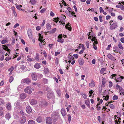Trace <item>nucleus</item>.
<instances>
[{
  "mask_svg": "<svg viewBox=\"0 0 124 124\" xmlns=\"http://www.w3.org/2000/svg\"><path fill=\"white\" fill-rule=\"evenodd\" d=\"M22 81L25 83L29 84L31 82V80L30 79L27 78L22 80Z\"/></svg>",
  "mask_w": 124,
  "mask_h": 124,
  "instance_id": "obj_2",
  "label": "nucleus"
},
{
  "mask_svg": "<svg viewBox=\"0 0 124 124\" xmlns=\"http://www.w3.org/2000/svg\"><path fill=\"white\" fill-rule=\"evenodd\" d=\"M67 9L70 12H71L72 11V10L70 7L67 8Z\"/></svg>",
  "mask_w": 124,
  "mask_h": 124,
  "instance_id": "obj_64",
  "label": "nucleus"
},
{
  "mask_svg": "<svg viewBox=\"0 0 124 124\" xmlns=\"http://www.w3.org/2000/svg\"><path fill=\"white\" fill-rule=\"evenodd\" d=\"M34 67L36 69H39L40 67V64L39 63H36L34 65Z\"/></svg>",
  "mask_w": 124,
  "mask_h": 124,
  "instance_id": "obj_20",
  "label": "nucleus"
},
{
  "mask_svg": "<svg viewBox=\"0 0 124 124\" xmlns=\"http://www.w3.org/2000/svg\"><path fill=\"white\" fill-rule=\"evenodd\" d=\"M22 7V5H16V7L17 8V9L19 10H20Z\"/></svg>",
  "mask_w": 124,
  "mask_h": 124,
  "instance_id": "obj_26",
  "label": "nucleus"
},
{
  "mask_svg": "<svg viewBox=\"0 0 124 124\" xmlns=\"http://www.w3.org/2000/svg\"><path fill=\"white\" fill-rule=\"evenodd\" d=\"M36 56L35 58V59L36 60L38 61L39 59V54L38 53H36Z\"/></svg>",
  "mask_w": 124,
  "mask_h": 124,
  "instance_id": "obj_38",
  "label": "nucleus"
},
{
  "mask_svg": "<svg viewBox=\"0 0 124 124\" xmlns=\"http://www.w3.org/2000/svg\"><path fill=\"white\" fill-rule=\"evenodd\" d=\"M4 103V101L1 99L0 98V105L3 104Z\"/></svg>",
  "mask_w": 124,
  "mask_h": 124,
  "instance_id": "obj_55",
  "label": "nucleus"
},
{
  "mask_svg": "<svg viewBox=\"0 0 124 124\" xmlns=\"http://www.w3.org/2000/svg\"><path fill=\"white\" fill-rule=\"evenodd\" d=\"M85 45L86 46H87V48H89V42L88 41H87L86 42Z\"/></svg>",
  "mask_w": 124,
  "mask_h": 124,
  "instance_id": "obj_48",
  "label": "nucleus"
},
{
  "mask_svg": "<svg viewBox=\"0 0 124 124\" xmlns=\"http://www.w3.org/2000/svg\"><path fill=\"white\" fill-rule=\"evenodd\" d=\"M69 23H68L66 24L65 25L66 28L68 29V30L71 31V28L70 27L68 26H70L71 25Z\"/></svg>",
  "mask_w": 124,
  "mask_h": 124,
  "instance_id": "obj_17",
  "label": "nucleus"
},
{
  "mask_svg": "<svg viewBox=\"0 0 124 124\" xmlns=\"http://www.w3.org/2000/svg\"><path fill=\"white\" fill-rule=\"evenodd\" d=\"M83 97L85 99H86L87 98L86 95L85 94H83L82 95Z\"/></svg>",
  "mask_w": 124,
  "mask_h": 124,
  "instance_id": "obj_60",
  "label": "nucleus"
},
{
  "mask_svg": "<svg viewBox=\"0 0 124 124\" xmlns=\"http://www.w3.org/2000/svg\"><path fill=\"white\" fill-rule=\"evenodd\" d=\"M19 24L18 23H16L15 24L14 26V28H16L17 27L19 26Z\"/></svg>",
  "mask_w": 124,
  "mask_h": 124,
  "instance_id": "obj_59",
  "label": "nucleus"
},
{
  "mask_svg": "<svg viewBox=\"0 0 124 124\" xmlns=\"http://www.w3.org/2000/svg\"><path fill=\"white\" fill-rule=\"evenodd\" d=\"M60 21H59V22L60 23H62L63 22H64L65 21V20L64 19V18L63 17H62V18L61 19H60Z\"/></svg>",
  "mask_w": 124,
  "mask_h": 124,
  "instance_id": "obj_35",
  "label": "nucleus"
},
{
  "mask_svg": "<svg viewBox=\"0 0 124 124\" xmlns=\"http://www.w3.org/2000/svg\"><path fill=\"white\" fill-rule=\"evenodd\" d=\"M26 97V94L25 93H22L21 94L20 98L22 99H24Z\"/></svg>",
  "mask_w": 124,
  "mask_h": 124,
  "instance_id": "obj_23",
  "label": "nucleus"
},
{
  "mask_svg": "<svg viewBox=\"0 0 124 124\" xmlns=\"http://www.w3.org/2000/svg\"><path fill=\"white\" fill-rule=\"evenodd\" d=\"M109 98V96L108 95H106L105 98L104 99V100H105L106 101H107L108 99Z\"/></svg>",
  "mask_w": 124,
  "mask_h": 124,
  "instance_id": "obj_62",
  "label": "nucleus"
},
{
  "mask_svg": "<svg viewBox=\"0 0 124 124\" xmlns=\"http://www.w3.org/2000/svg\"><path fill=\"white\" fill-rule=\"evenodd\" d=\"M114 52L116 53H119L121 54L120 52H119L120 49L117 46H115V47L114 48Z\"/></svg>",
  "mask_w": 124,
  "mask_h": 124,
  "instance_id": "obj_14",
  "label": "nucleus"
},
{
  "mask_svg": "<svg viewBox=\"0 0 124 124\" xmlns=\"http://www.w3.org/2000/svg\"><path fill=\"white\" fill-rule=\"evenodd\" d=\"M30 2L33 5L35 4L36 2V1L35 0H31L30 1Z\"/></svg>",
  "mask_w": 124,
  "mask_h": 124,
  "instance_id": "obj_32",
  "label": "nucleus"
},
{
  "mask_svg": "<svg viewBox=\"0 0 124 124\" xmlns=\"http://www.w3.org/2000/svg\"><path fill=\"white\" fill-rule=\"evenodd\" d=\"M68 60L69 59V60L68 61V62L70 63L71 62V60H73V59H74V58L72 56L70 55V56L68 57Z\"/></svg>",
  "mask_w": 124,
  "mask_h": 124,
  "instance_id": "obj_22",
  "label": "nucleus"
},
{
  "mask_svg": "<svg viewBox=\"0 0 124 124\" xmlns=\"http://www.w3.org/2000/svg\"><path fill=\"white\" fill-rule=\"evenodd\" d=\"M113 76L112 78H113L114 77H115V80L116 82H120L121 81L122 79L124 78V77L122 76H121L120 75H117L116 74H114L112 75Z\"/></svg>",
  "mask_w": 124,
  "mask_h": 124,
  "instance_id": "obj_1",
  "label": "nucleus"
},
{
  "mask_svg": "<svg viewBox=\"0 0 124 124\" xmlns=\"http://www.w3.org/2000/svg\"><path fill=\"white\" fill-rule=\"evenodd\" d=\"M110 108L112 109H114L115 108V106L112 104L109 105Z\"/></svg>",
  "mask_w": 124,
  "mask_h": 124,
  "instance_id": "obj_46",
  "label": "nucleus"
},
{
  "mask_svg": "<svg viewBox=\"0 0 124 124\" xmlns=\"http://www.w3.org/2000/svg\"><path fill=\"white\" fill-rule=\"evenodd\" d=\"M39 40H41V39H43V36H42L41 34L39 33Z\"/></svg>",
  "mask_w": 124,
  "mask_h": 124,
  "instance_id": "obj_44",
  "label": "nucleus"
},
{
  "mask_svg": "<svg viewBox=\"0 0 124 124\" xmlns=\"http://www.w3.org/2000/svg\"><path fill=\"white\" fill-rule=\"evenodd\" d=\"M46 10V9L45 8H43L40 10V12L41 13H43Z\"/></svg>",
  "mask_w": 124,
  "mask_h": 124,
  "instance_id": "obj_56",
  "label": "nucleus"
},
{
  "mask_svg": "<svg viewBox=\"0 0 124 124\" xmlns=\"http://www.w3.org/2000/svg\"><path fill=\"white\" fill-rule=\"evenodd\" d=\"M30 102L31 105H33L36 104L37 103V101L35 100L32 99L30 101Z\"/></svg>",
  "mask_w": 124,
  "mask_h": 124,
  "instance_id": "obj_15",
  "label": "nucleus"
},
{
  "mask_svg": "<svg viewBox=\"0 0 124 124\" xmlns=\"http://www.w3.org/2000/svg\"><path fill=\"white\" fill-rule=\"evenodd\" d=\"M56 30V29L55 28H54L53 29L51 30L49 32L48 31V33H54Z\"/></svg>",
  "mask_w": 124,
  "mask_h": 124,
  "instance_id": "obj_27",
  "label": "nucleus"
},
{
  "mask_svg": "<svg viewBox=\"0 0 124 124\" xmlns=\"http://www.w3.org/2000/svg\"><path fill=\"white\" fill-rule=\"evenodd\" d=\"M61 112L62 116H64L66 115V112L65 110L63 108H62L61 110Z\"/></svg>",
  "mask_w": 124,
  "mask_h": 124,
  "instance_id": "obj_19",
  "label": "nucleus"
},
{
  "mask_svg": "<svg viewBox=\"0 0 124 124\" xmlns=\"http://www.w3.org/2000/svg\"><path fill=\"white\" fill-rule=\"evenodd\" d=\"M118 99V96L116 95H115L114 96H113V100H117Z\"/></svg>",
  "mask_w": 124,
  "mask_h": 124,
  "instance_id": "obj_45",
  "label": "nucleus"
},
{
  "mask_svg": "<svg viewBox=\"0 0 124 124\" xmlns=\"http://www.w3.org/2000/svg\"><path fill=\"white\" fill-rule=\"evenodd\" d=\"M32 78L33 80L36 81L37 80V76L36 73H34L31 75Z\"/></svg>",
  "mask_w": 124,
  "mask_h": 124,
  "instance_id": "obj_7",
  "label": "nucleus"
},
{
  "mask_svg": "<svg viewBox=\"0 0 124 124\" xmlns=\"http://www.w3.org/2000/svg\"><path fill=\"white\" fill-rule=\"evenodd\" d=\"M91 82L89 84V85L90 87L92 88L95 86V83L94 81L92 80L91 81Z\"/></svg>",
  "mask_w": 124,
  "mask_h": 124,
  "instance_id": "obj_18",
  "label": "nucleus"
},
{
  "mask_svg": "<svg viewBox=\"0 0 124 124\" xmlns=\"http://www.w3.org/2000/svg\"><path fill=\"white\" fill-rule=\"evenodd\" d=\"M56 92L58 94L59 96H60L61 94V92L60 91V90L58 89L56 90Z\"/></svg>",
  "mask_w": 124,
  "mask_h": 124,
  "instance_id": "obj_39",
  "label": "nucleus"
},
{
  "mask_svg": "<svg viewBox=\"0 0 124 124\" xmlns=\"http://www.w3.org/2000/svg\"><path fill=\"white\" fill-rule=\"evenodd\" d=\"M49 70L47 68H45L44 69V73L45 74H47L49 72Z\"/></svg>",
  "mask_w": 124,
  "mask_h": 124,
  "instance_id": "obj_31",
  "label": "nucleus"
},
{
  "mask_svg": "<svg viewBox=\"0 0 124 124\" xmlns=\"http://www.w3.org/2000/svg\"><path fill=\"white\" fill-rule=\"evenodd\" d=\"M106 70V69L105 68H102L100 71L101 73L102 74H103L104 73V71H105Z\"/></svg>",
  "mask_w": 124,
  "mask_h": 124,
  "instance_id": "obj_29",
  "label": "nucleus"
},
{
  "mask_svg": "<svg viewBox=\"0 0 124 124\" xmlns=\"http://www.w3.org/2000/svg\"><path fill=\"white\" fill-rule=\"evenodd\" d=\"M14 69V67L13 66H12L8 70L9 71H10V74L12 72L13 70Z\"/></svg>",
  "mask_w": 124,
  "mask_h": 124,
  "instance_id": "obj_42",
  "label": "nucleus"
},
{
  "mask_svg": "<svg viewBox=\"0 0 124 124\" xmlns=\"http://www.w3.org/2000/svg\"><path fill=\"white\" fill-rule=\"evenodd\" d=\"M44 40L45 39H44L43 40L42 39L39 40V41H40V43L39 44V45L41 48L42 47L43 45H44L45 44L46 42L44 41Z\"/></svg>",
  "mask_w": 124,
  "mask_h": 124,
  "instance_id": "obj_11",
  "label": "nucleus"
},
{
  "mask_svg": "<svg viewBox=\"0 0 124 124\" xmlns=\"http://www.w3.org/2000/svg\"><path fill=\"white\" fill-rule=\"evenodd\" d=\"M26 119L25 116H23L21 117L20 119V122L21 124H23L26 121Z\"/></svg>",
  "mask_w": 124,
  "mask_h": 124,
  "instance_id": "obj_3",
  "label": "nucleus"
},
{
  "mask_svg": "<svg viewBox=\"0 0 124 124\" xmlns=\"http://www.w3.org/2000/svg\"><path fill=\"white\" fill-rule=\"evenodd\" d=\"M24 92L27 93H30L31 92V90L30 88L29 87H27L24 89Z\"/></svg>",
  "mask_w": 124,
  "mask_h": 124,
  "instance_id": "obj_12",
  "label": "nucleus"
},
{
  "mask_svg": "<svg viewBox=\"0 0 124 124\" xmlns=\"http://www.w3.org/2000/svg\"><path fill=\"white\" fill-rule=\"evenodd\" d=\"M100 13L102 12L103 13L104 11L103 9L101 7L100 8Z\"/></svg>",
  "mask_w": 124,
  "mask_h": 124,
  "instance_id": "obj_53",
  "label": "nucleus"
},
{
  "mask_svg": "<svg viewBox=\"0 0 124 124\" xmlns=\"http://www.w3.org/2000/svg\"><path fill=\"white\" fill-rule=\"evenodd\" d=\"M47 97L48 99L53 98L54 97V95L52 92L48 93H47Z\"/></svg>",
  "mask_w": 124,
  "mask_h": 124,
  "instance_id": "obj_5",
  "label": "nucleus"
},
{
  "mask_svg": "<svg viewBox=\"0 0 124 124\" xmlns=\"http://www.w3.org/2000/svg\"><path fill=\"white\" fill-rule=\"evenodd\" d=\"M121 87L119 85H118V84L116 85V89L117 90H118V89H119Z\"/></svg>",
  "mask_w": 124,
  "mask_h": 124,
  "instance_id": "obj_49",
  "label": "nucleus"
},
{
  "mask_svg": "<svg viewBox=\"0 0 124 124\" xmlns=\"http://www.w3.org/2000/svg\"><path fill=\"white\" fill-rule=\"evenodd\" d=\"M7 41L6 40H3L1 41V43L2 44H4L7 42Z\"/></svg>",
  "mask_w": 124,
  "mask_h": 124,
  "instance_id": "obj_57",
  "label": "nucleus"
},
{
  "mask_svg": "<svg viewBox=\"0 0 124 124\" xmlns=\"http://www.w3.org/2000/svg\"><path fill=\"white\" fill-rule=\"evenodd\" d=\"M11 59L10 57H7L5 59V60L7 61H8Z\"/></svg>",
  "mask_w": 124,
  "mask_h": 124,
  "instance_id": "obj_58",
  "label": "nucleus"
},
{
  "mask_svg": "<svg viewBox=\"0 0 124 124\" xmlns=\"http://www.w3.org/2000/svg\"><path fill=\"white\" fill-rule=\"evenodd\" d=\"M106 80L104 78H103L102 80V84L103 85L102 86L103 87H104V85L105 84Z\"/></svg>",
  "mask_w": 124,
  "mask_h": 124,
  "instance_id": "obj_34",
  "label": "nucleus"
},
{
  "mask_svg": "<svg viewBox=\"0 0 124 124\" xmlns=\"http://www.w3.org/2000/svg\"><path fill=\"white\" fill-rule=\"evenodd\" d=\"M57 41L58 42H60L61 43H62L64 41V40L61 39H58Z\"/></svg>",
  "mask_w": 124,
  "mask_h": 124,
  "instance_id": "obj_41",
  "label": "nucleus"
},
{
  "mask_svg": "<svg viewBox=\"0 0 124 124\" xmlns=\"http://www.w3.org/2000/svg\"><path fill=\"white\" fill-rule=\"evenodd\" d=\"M85 103L87 105V106L90 108V102L89 101V100H85Z\"/></svg>",
  "mask_w": 124,
  "mask_h": 124,
  "instance_id": "obj_24",
  "label": "nucleus"
},
{
  "mask_svg": "<svg viewBox=\"0 0 124 124\" xmlns=\"http://www.w3.org/2000/svg\"><path fill=\"white\" fill-rule=\"evenodd\" d=\"M20 68L21 69H22V70H24L26 68V67L25 66H24L23 65H22L21 66Z\"/></svg>",
  "mask_w": 124,
  "mask_h": 124,
  "instance_id": "obj_51",
  "label": "nucleus"
},
{
  "mask_svg": "<svg viewBox=\"0 0 124 124\" xmlns=\"http://www.w3.org/2000/svg\"><path fill=\"white\" fill-rule=\"evenodd\" d=\"M46 90L49 93L52 92L51 89L49 87H47L46 88Z\"/></svg>",
  "mask_w": 124,
  "mask_h": 124,
  "instance_id": "obj_43",
  "label": "nucleus"
},
{
  "mask_svg": "<svg viewBox=\"0 0 124 124\" xmlns=\"http://www.w3.org/2000/svg\"><path fill=\"white\" fill-rule=\"evenodd\" d=\"M3 47V49L4 50H7L9 52V51H10V50L8 49V47L6 46L5 47Z\"/></svg>",
  "mask_w": 124,
  "mask_h": 124,
  "instance_id": "obj_50",
  "label": "nucleus"
},
{
  "mask_svg": "<svg viewBox=\"0 0 124 124\" xmlns=\"http://www.w3.org/2000/svg\"><path fill=\"white\" fill-rule=\"evenodd\" d=\"M11 117V116L10 114L9 113H8L7 114L5 115V117L7 119L9 120V119Z\"/></svg>",
  "mask_w": 124,
  "mask_h": 124,
  "instance_id": "obj_21",
  "label": "nucleus"
},
{
  "mask_svg": "<svg viewBox=\"0 0 124 124\" xmlns=\"http://www.w3.org/2000/svg\"><path fill=\"white\" fill-rule=\"evenodd\" d=\"M117 23H114L112 24L110 26V29L112 30L115 29L117 27Z\"/></svg>",
  "mask_w": 124,
  "mask_h": 124,
  "instance_id": "obj_4",
  "label": "nucleus"
},
{
  "mask_svg": "<svg viewBox=\"0 0 124 124\" xmlns=\"http://www.w3.org/2000/svg\"><path fill=\"white\" fill-rule=\"evenodd\" d=\"M14 78L12 76H11L10 78L9 79V82L10 83H11L13 80Z\"/></svg>",
  "mask_w": 124,
  "mask_h": 124,
  "instance_id": "obj_47",
  "label": "nucleus"
},
{
  "mask_svg": "<svg viewBox=\"0 0 124 124\" xmlns=\"http://www.w3.org/2000/svg\"><path fill=\"white\" fill-rule=\"evenodd\" d=\"M6 107L7 109L9 110H10L11 109V105L9 103H8L6 105Z\"/></svg>",
  "mask_w": 124,
  "mask_h": 124,
  "instance_id": "obj_25",
  "label": "nucleus"
},
{
  "mask_svg": "<svg viewBox=\"0 0 124 124\" xmlns=\"http://www.w3.org/2000/svg\"><path fill=\"white\" fill-rule=\"evenodd\" d=\"M119 92L120 93L121 95V93H123V92H124V90L123 88L122 87H121V88L120 89Z\"/></svg>",
  "mask_w": 124,
  "mask_h": 124,
  "instance_id": "obj_40",
  "label": "nucleus"
},
{
  "mask_svg": "<svg viewBox=\"0 0 124 124\" xmlns=\"http://www.w3.org/2000/svg\"><path fill=\"white\" fill-rule=\"evenodd\" d=\"M117 19L118 20H122L123 19V17L121 16H118Z\"/></svg>",
  "mask_w": 124,
  "mask_h": 124,
  "instance_id": "obj_52",
  "label": "nucleus"
},
{
  "mask_svg": "<svg viewBox=\"0 0 124 124\" xmlns=\"http://www.w3.org/2000/svg\"><path fill=\"white\" fill-rule=\"evenodd\" d=\"M46 27L47 29L48 30H50L51 28V26L50 24L47 23L46 25Z\"/></svg>",
  "mask_w": 124,
  "mask_h": 124,
  "instance_id": "obj_33",
  "label": "nucleus"
},
{
  "mask_svg": "<svg viewBox=\"0 0 124 124\" xmlns=\"http://www.w3.org/2000/svg\"><path fill=\"white\" fill-rule=\"evenodd\" d=\"M100 19V22H102V16H100L99 17Z\"/></svg>",
  "mask_w": 124,
  "mask_h": 124,
  "instance_id": "obj_61",
  "label": "nucleus"
},
{
  "mask_svg": "<svg viewBox=\"0 0 124 124\" xmlns=\"http://www.w3.org/2000/svg\"><path fill=\"white\" fill-rule=\"evenodd\" d=\"M46 123L48 124H52V121L50 117H47L46 119Z\"/></svg>",
  "mask_w": 124,
  "mask_h": 124,
  "instance_id": "obj_6",
  "label": "nucleus"
},
{
  "mask_svg": "<svg viewBox=\"0 0 124 124\" xmlns=\"http://www.w3.org/2000/svg\"><path fill=\"white\" fill-rule=\"evenodd\" d=\"M26 110L27 113L28 114L31 113L32 111L31 108V107L29 106L27 107Z\"/></svg>",
  "mask_w": 124,
  "mask_h": 124,
  "instance_id": "obj_10",
  "label": "nucleus"
},
{
  "mask_svg": "<svg viewBox=\"0 0 124 124\" xmlns=\"http://www.w3.org/2000/svg\"><path fill=\"white\" fill-rule=\"evenodd\" d=\"M99 105H100V104L99 103L98 105H97V109L98 110H100L101 109V108H100L101 107Z\"/></svg>",
  "mask_w": 124,
  "mask_h": 124,
  "instance_id": "obj_54",
  "label": "nucleus"
},
{
  "mask_svg": "<svg viewBox=\"0 0 124 124\" xmlns=\"http://www.w3.org/2000/svg\"><path fill=\"white\" fill-rule=\"evenodd\" d=\"M78 61L79 64L81 65H82L84 62V60L82 58H79L78 60Z\"/></svg>",
  "mask_w": 124,
  "mask_h": 124,
  "instance_id": "obj_13",
  "label": "nucleus"
},
{
  "mask_svg": "<svg viewBox=\"0 0 124 124\" xmlns=\"http://www.w3.org/2000/svg\"><path fill=\"white\" fill-rule=\"evenodd\" d=\"M51 117L53 119L54 122H55L56 121L58 116L56 115L55 114H52Z\"/></svg>",
  "mask_w": 124,
  "mask_h": 124,
  "instance_id": "obj_8",
  "label": "nucleus"
},
{
  "mask_svg": "<svg viewBox=\"0 0 124 124\" xmlns=\"http://www.w3.org/2000/svg\"><path fill=\"white\" fill-rule=\"evenodd\" d=\"M118 47H119V48H120L121 49H123V47L122 46L121 44V42H119Z\"/></svg>",
  "mask_w": 124,
  "mask_h": 124,
  "instance_id": "obj_37",
  "label": "nucleus"
},
{
  "mask_svg": "<svg viewBox=\"0 0 124 124\" xmlns=\"http://www.w3.org/2000/svg\"><path fill=\"white\" fill-rule=\"evenodd\" d=\"M38 123H40L42 121V119L41 118L39 117L37 118L36 119Z\"/></svg>",
  "mask_w": 124,
  "mask_h": 124,
  "instance_id": "obj_28",
  "label": "nucleus"
},
{
  "mask_svg": "<svg viewBox=\"0 0 124 124\" xmlns=\"http://www.w3.org/2000/svg\"><path fill=\"white\" fill-rule=\"evenodd\" d=\"M60 53V52H56L55 53V56H56L57 55L59 54Z\"/></svg>",
  "mask_w": 124,
  "mask_h": 124,
  "instance_id": "obj_63",
  "label": "nucleus"
},
{
  "mask_svg": "<svg viewBox=\"0 0 124 124\" xmlns=\"http://www.w3.org/2000/svg\"><path fill=\"white\" fill-rule=\"evenodd\" d=\"M28 124H35V122L32 120H29L28 122Z\"/></svg>",
  "mask_w": 124,
  "mask_h": 124,
  "instance_id": "obj_30",
  "label": "nucleus"
},
{
  "mask_svg": "<svg viewBox=\"0 0 124 124\" xmlns=\"http://www.w3.org/2000/svg\"><path fill=\"white\" fill-rule=\"evenodd\" d=\"M43 82L45 84H47L48 82L47 79L45 78H43Z\"/></svg>",
  "mask_w": 124,
  "mask_h": 124,
  "instance_id": "obj_36",
  "label": "nucleus"
},
{
  "mask_svg": "<svg viewBox=\"0 0 124 124\" xmlns=\"http://www.w3.org/2000/svg\"><path fill=\"white\" fill-rule=\"evenodd\" d=\"M107 56L108 58L114 62L116 60V59L114 57L110 54H108V55Z\"/></svg>",
  "mask_w": 124,
  "mask_h": 124,
  "instance_id": "obj_9",
  "label": "nucleus"
},
{
  "mask_svg": "<svg viewBox=\"0 0 124 124\" xmlns=\"http://www.w3.org/2000/svg\"><path fill=\"white\" fill-rule=\"evenodd\" d=\"M28 34L30 38H31L32 37L31 30V29L28 30Z\"/></svg>",
  "mask_w": 124,
  "mask_h": 124,
  "instance_id": "obj_16",
  "label": "nucleus"
}]
</instances>
